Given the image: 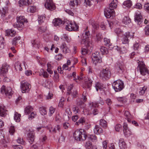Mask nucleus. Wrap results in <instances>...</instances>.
<instances>
[{
    "label": "nucleus",
    "instance_id": "obj_1",
    "mask_svg": "<svg viewBox=\"0 0 149 149\" xmlns=\"http://www.w3.org/2000/svg\"><path fill=\"white\" fill-rule=\"evenodd\" d=\"M74 136L75 139L79 141H84L86 139L87 135L83 130H77L74 133Z\"/></svg>",
    "mask_w": 149,
    "mask_h": 149
},
{
    "label": "nucleus",
    "instance_id": "obj_2",
    "mask_svg": "<svg viewBox=\"0 0 149 149\" xmlns=\"http://www.w3.org/2000/svg\"><path fill=\"white\" fill-rule=\"evenodd\" d=\"M17 22L16 24L13 25L15 28H17L19 30H22L24 27V24L27 23V20L24 16H20L17 17Z\"/></svg>",
    "mask_w": 149,
    "mask_h": 149
},
{
    "label": "nucleus",
    "instance_id": "obj_3",
    "mask_svg": "<svg viewBox=\"0 0 149 149\" xmlns=\"http://www.w3.org/2000/svg\"><path fill=\"white\" fill-rule=\"evenodd\" d=\"M137 62L138 63L137 67V70H139L141 74L143 75H148L149 72L148 69L146 67L144 63L142 61H140L139 60H137Z\"/></svg>",
    "mask_w": 149,
    "mask_h": 149
},
{
    "label": "nucleus",
    "instance_id": "obj_4",
    "mask_svg": "<svg viewBox=\"0 0 149 149\" xmlns=\"http://www.w3.org/2000/svg\"><path fill=\"white\" fill-rule=\"evenodd\" d=\"M113 88L116 92H119L122 90L124 87V83L120 80L115 81L112 84Z\"/></svg>",
    "mask_w": 149,
    "mask_h": 149
},
{
    "label": "nucleus",
    "instance_id": "obj_5",
    "mask_svg": "<svg viewBox=\"0 0 149 149\" xmlns=\"http://www.w3.org/2000/svg\"><path fill=\"white\" fill-rule=\"evenodd\" d=\"M92 58L93 63L95 65H97L98 63L102 62V57L98 52H95L93 53Z\"/></svg>",
    "mask_w": 149,
    "mask_h": 149
},
{
    "label": "nucleus",
    "instance_id": "obj_6",
    "mask_svg": "<svg viewBox=\"0 0 149 149\" xmlns=\"http://www.w3.org/2000/svg\"><path fill=\"white\" fill-rule=\"evenodd\" d=\"M111 72L108 68L103 69L101 71L100 76L101 78L103 80L108 79L111 76Z\"/></svg>",
    "mask_w": 149,
    "mask_h": 149
},
{
    "label": "nucleus",
    "instance_id": "obj_7",
    "mask_svg": "<svg viewBox=\"0 0 149 149\" xmlns=\"http://www.w3.org/2000/svg\"><path fill=\"white\" fill-rule=\"evenodd\" d=\"M30 88V85L27 82L23 81L21 83V88L22 93L28 92Z\"/></svg>",
    "mask_w": 149,
    "mask_h": 149
},
{
    "label": "nucleus",
    "instance_id": "obj_8",
    "mask_svg": "<svg viewBox=\"0 0 149 149\" xmlns=\"http://www.w3.org/2000/svg\"><path fill=\"white\" fill-rule=\"evenodd\" d=\"M108 8L104 10V14L107 18L112 19L115 15L114 10Z\"/></svg>",
    "mask_w": 149,
    "mask_h": 149
},
{
    "label": "nucleus",
    "instance_id": "obj_9",
    "mask_svg": "<svg viewBox=\"0 0 149 149\" xmlns=\"http://www.w3.org/2000/svg\"><path fill=\"white\" fill-rule=\"evenodd\" d=\"M134 20L140 26H142L141 23L143 21V19L141 14L139 12L136 13L134 16Z\"/></svg>",
    "mask_w": 149,
    "mask_h": 149
},
{
    "label": "nucleus",
    "instance_id": "obj_10",
    "mask_svg": "<svg viewBox=\"0 0 149 149\" xmlns=\"http://www.w3.org/2000/svg\"><path fill=\"white\" fill-rule=\"evenodd\" d=\"M1 91L2 94L4 93L6 96H11L13 94L12 89L10 87L6 88L4 86L1 87Z\"/></svg>",
    "mask_w": 149,
    "mask_h": 149
},
{
    "label": "nucleus",
    "instance_id": "obj_11",
    "mask_svg": "<svg viewBox=\"0 0 149 149\" xmlns=\"http://www.w3.org/2000/svg\"><path fill=\"white\" fill-rule=\"evenodd\" d=\"M78 29V26L75 23L72 22L66 25L65 27L66 29L69 31H77Z\"/></svg>",
    "mask_w": 149,
    "mask_h": 149
},
{
    "label": "nucleus",
    "instance_id": "obj_12",
    "mask_svg": "<svg viewBox=\"0 0 149 149\" xmlns=\"http://www.w3.org/2000/svg\"><path fill=\"white\" fill-rule=\"evenodd\" d=\"M45 6L46 8L50 10H54L55 8V4L52 0H47Z\"/></svg>",
    "mask_w": 149,
    "mask_h": 149
},
{
    "label": "nucleus",
    "instance_id": "obj_13",
    "mask_svg": "<svg viewBox=\"0 0 149 149\" xmlns=\"http://www.w3.org/2000/svg\"><path fill=\"white\" fill-rule=\"evenodd\" d=\"M10 67L9 65L6 63H5L2 65V66L0 70V74L1 75L4 76L8 72Z\"/></svg>",
    "mask_w": 149,
    "mask_h": 149
},
{
    "label": "nucleus",
    "instance_id": "obj_14",
    "mask_svg": "<svg viewBox=\"0 0 149 149\" xmlns=\"http://www.w3.org/2000/svg\"><path fill=\"white\" fill-rule=\"evenodd\" d=\"M27 139L30 144L33 143L35 139V133L33 131H30L27 135Z\"/></svg>",
    "mask_w": 149,
    "mask_h": 149
},
{
    "label": "nucleus",
    "instance_id": "obj_15",
    "mask_svg": "<svg viewBox=\"0 0 149 149\" xmlns=\"http://www.w3.org/2000/svg\"><path fill=\"white\" fill-rule=\"evenodd\" d=\"M117 69L118 72L120 74L123 73L125 71L126 67L123 62L118 63Z\"/></svg>",
    "mask_w": 149,
    "mask_h": 149
},
{
    "label": "nucleus",
    "instance_id": "obj_16",
    "mask_svg": "<svg viewBox=\"0 0 149 149\" xmlns=\"http://www.w3.org/2000/svg\"><path fill=\"white\" fill-rule=\"evenodd\" d=\"M32 3V0H20L19 1V6L21 7L24 6L29 5Z\"/></svg>",
    "mask_w": 149,
    "mask_h": 149
},
{
    "label": "nucleus",
    "instance_id": "obj_17",
    "mask_svg": "<svg viewBox=\"0 0 149 149\" xmlns=\"http://www.w3.org/2000/svg\"><path fill=\"white\" fill-rule=\"evenodd\" d=\"M6 36H8L13 37L16 35V31L12 29H8L6 31Z\"/></svg>",
    "mask_w": 149,
    "mask_h": 149
},
{
    "label": "nucleus",
    "instance_id": "obj_18",
    "mask_svg": "<svg viewBox=\"0 0 149 149\" xmlns=\"http://www.w3.org/2000/svg\"><path fill=\"white\" fill-rule=\"evenodd\" d=\"M54 25L55 26H60L64 24V21H62L59 18L55 19L53 21Z\"/></svg>",
    "mask_w": 149,
    "mask_h": 149
},
{
    "label": "nucleus",
    "instance_id": "obj_19",
    "mask_svg": "<svg viewBox=\"0 0 149 149\" xmlns=\"http://www.w3.org/2000/svg\"><path fill=\"white\" fill-rule=\"evenodd\" d=\"M60 48L62 50L63 52L65 54L70 52L69 49L66 46L65 43H63L60 47Z\"/></svg>",
    "mask_w": 149,
    "mask_h": 149
},
{
    "label": "nucleus",
    "instance_id": "obj_20",
    "mask_svg": "<svg viewBox=\"0 0 149 149\" xmlns=\"http://www.w3.org/2000/svg\"><path fill=\"white\" fill-rule=\"evenodd\" d=\"M94 133L96 134H99L103 132L102 128L99 126L96 125L94 129Z\"/></svg>",
    "mask_w": 149,
    "mask_h": 149
},
{
    "label": "nucleus",
    "instance_id": "obj_21",
    "mask_svg": "<svg viewBox=\"0 0 149 149\" xmlns=\"http://www.w3.org/2000/svg\"><path fill=\"white\" fill-rule=\"evenodd\" d=\"M67 94L68 95H71L72 97L75 98L78 96V91L76 89H74L72 91L68 92Z\"/></svg>",
    "mask_w": 149,
    "mask_h": 149
},
{
    "label": "nucleus",
    "instance_id": "obj_22",
    "mask_svg": "<svg viewBox=\"0 0 149 149\" xmlns=\"http://www.w3.org/2000/svg\"><path fill=\"white\" fill-rule=\"evenodd\" d=\"M7 110H6L5 107L3 105H0V116L4 117L6 116Z\"/></svg>",
    "mask_w": 149,
    "mask_h": 149
},
{
    "label": "nucleus",
    "instance_id": "obj_23",
    "mask_svg": "<svg viewBox=\"0 0 149 149\" xmlns=\"http://www.w3.org/2000/svg\"><path fill=\"white\" fill-rule=\"evenodd\" d=\"M117 0H113L112 2L109 4V8H108L112 9V10H113L116 8L117 6Z\"/></svg>",
    "mask_w": 149,
    "mask_h": 149
},
{
    "label": "nucleus",
    "instance_id": "obj_24",
    "mask_svg": "<svg viewBox=\"0 0 149 149\" xmlns=\"http://www.w3.org/2000/svg\"><path fill=\"white\" fill-rule=\"evenodd\" d=\"M119 144V146L121 149H125L126 148V144L122 139H120Z\"/></svg>",
    "mask_w": 149,
    "mask_h": 149
},
{
    "label": "nucleus",
    "instance_id": "obj_25",
    "mask_svg": "<svg viewBox=\"0 0 149 149\" xmlns=\"http://www.w3.org/2000/svg\"><path fill=\"white\" fill-rule=\"evenodd\" d=\"M89 22L94 29H97L99 28V26L98 23L95 22L93 20H90Z\"/></svg>",
    "mask_w": 149,
    "mask_h": 149
},
{
    "label": "nucleus",
    "instance_id": "obj_26",
    "mask_svg": "<svg viewBox=\"0 0 149 149\" xmlns=\"http://www.w3.org/2000/svg\"><path fill=\"white\" fill-rule=\"evenodd\" d=\"M84 102L82 101L81 99H79L77 100V105L78 107L83 108L85 106V104Z\"/></svg>",
    "mask_w": 149,
    "mask_h": 149
},
{
    "label": "nucleus",
    "instance_id": "obj_27",
    "mask_svg": "<svg viewBox=\"0 0 149 149\" xmlns=\"http://www.w3.org/2000/svg\"><path fill=\"white\" fill-rule=\"evenodd\" d=\"M95 87L97 91H98V90H100L105 88V86L103 84L97 82L95 84Z\"/></svg>",
    "mask_w": 149,
    "mask_h": 149
},
{
    "label": "nucleus",
    "instance_id": "obj_28",
    "mask_svg": "<svg viewBox=\"0 0 149 149\" xmlns=\"http://www.w3.org/2000/svg\"><path fill=\"white\" fill-rule=\"evenodd\" d=\"M124 116L126 117L128 122L130 123L131 121V119L132 118V116L130 113L128 111H125L124 113Z\"/></svg>",
    "mask_w": 149,
    "mask_h": 149
},
{
    "label": "nucleus",
    "instance_id": "obj_29",
    "mask_svg": "<svg viewBox=\"0 0 149 149\" xmlns=\"http://www.w3.org/2000/svg\"><path fill=\"white\" fill-rule=\"evenodd\" d=\"M82 36L83 37V40H84V41H88V38L90 36V33L89 31H86L85 33H84Z\"/></svg>",
    "mask_w": 149,
    "mask_h": 149
},
{
    "label": "nucleus",
    "instance_id": "obj_30",
    "mask_svg": "<svg viewBox=\"0 0 149 149\" xmlns=\"http://www.w3.org/2000/svg\"><path fill=\"white\" fill-rule=\"evenodd\" d=\"M39 75L40 76L42 75L44 78H47L49 75L46 71H44L43 69H41L40 70Z\"/></svg>",
    "mask_w": 149,
    "mask_h": 149
},
{
    "label": "nucleus",
    "instance_id": "obj_31",
    "mask_svg": "<svg viewBox=\"0 0 149 149\" xmlns=\"http://www.w3.org/2000/svg\"><path fill=\"white\" fill-rule=\"evenodd\" d=\"M33 108L31 106L26 107L25 109L24 112L26 114H29L33 110Z\"/></svg>",
    "mask_w": 149,
    "mask_h": 149
},
{
    "label": "nucleus",
    "instance_id": "obj_32",
    "mask_svg": "<svg viewBox=\"0 0 149 149\" xmlns=\"http://www.w3.org/2000/svg\"><path fill=\"white\" fill-rule=\"evenodd\" d=\"M36 11V8L35 6H31L28 7L27 11L28 12L34 13Z\"/></svg>",
    "mask_w": 149,
    "mask_h": 149
},
{
    "label": "nucleus",
    "instance_id": "obj_33",
    "mask_svg": "<svg viewBox=\"0 0 149 149\" xmlns=\"http://www.w3.org/2000/svg\"><path fill=\"white\" fill-rule=\"evenodd\" d=\"M5 41L4 38L0 36V49L4 48Z\"/></svg>",
    "mask_w": 149,
    "mask_h": 149
},
{
    "label": "nucleus",
    "instance_id": "obj_34",
    "mask_svg": "<svg viewBox=\"0 0 149 149\" xmlns=\"http://www.w3.org/2000/svg\"><path fill=\"white\" fill-rule=\"evenodd\" d=\"M100 103L101 104H103V102L102 101H100L99 102H93L91 103H90L89 104V105L90 107H96L98 106V103Z\"/></svg>",
    "mask_w": 149,
    "mask_h": 149
},
{
    "label": "nucleus",
    "instance_id": "obj_35",
    "mask_svg": "<svg viewBox=\"0 0 149 149\" xmlns=\"http://www.w3.org/2000/svg\"><path fill=\"white\" fill-rule=\"evenodd\" d=\"M15 68L17 71H20L22 70V68H21V64L18 62L15 63Z\"/></svg>",
    "mask_w": 149,
    "mask_h": 149
},
{
    "label": "nucleus",
    "instance_id": "obj_36",
    "mask_svg": "<svg viewBox=\"0 0 149 149\" xmlns=\"http://www.w3.org/2000/svg\"><path fill=\"white\" fill-rule=\"evenodd\" d=\"M131 22V19L129 17H125L123 20V22L125 25H127Z\"/></svg>",
    "mask_w": 149,
    "mask_h": 149
},
{
    "label": "nucleus",
    "instance_id": "obj_37",
    "mask_svg": "<svg viewBox=\"0 0 149 149\" xmlns=\"http://www.w3.org/2000/svg\"><path fill=\"white\" fill-rule=\"evenodd\" d=\"M21 115L18 114L17 112H15L14 116V119L16 122H19L20 120Z\"/></svg>",
    "mask_w": 149,
    "mask_h": 149
},
{
    "label": "nucleus",
    "instance_id": "obj_38",
    "mask_svg": "<svg viewBox=\"0 0 149 149\" xmlns=\"http://www.w3.org/2000/svg\"><path fill=\"white\" fill-rule=\"evenodd\" d=\"M100 125L104 128H106L107 127V123L106 121L103 119H101L100 120Z\"/></svg>",
    "mask_w": 149,
    "mask_h": 149
},
{
    "label": "nucleus",
    "instance_id": "obj_39",
    "mask_svg": "<svg viewBox=\"0 0 149 149\" xmlns=\"http://www.w3.org/2000/svg\"><path fill=\"white\" fill-rule=\"evenodd\" d=\"M40 113L42 115H46L47 113L46 108L43 107L40 108Z\"/></svg>",
    "mask_w": 149,
    "mask_h": 149
},
{
    "label": "nucleus",
    "instance_id": "obj_40",
    "mask_svg": "<svg viewBox=\"0 0 149 149\" xmlns=\"http://www.w3.org/2000/svg\"><path fill=\"white\" fill-rule=\"evenodd\" d=\"M85 146L87 149H92L93 148L92 143L90 141H88L86 142Z\"/></svg>",
    "mask_w": 149,
    "mask_h": 149
},
{
    "label": "nucleus",
    "instance_id": "obj_41",
    "mask_svg": "<svg viewBox=\"0 0 149 149\" xmlns=\"http://www.w3.org/2000/svg\"><path fill=\"white\" fill-rule=\"evenodd\" d=\"M104 44L107 46H109L111 45V43L110 42V40L109 39L107 38H105L104 39Z\"/></svg>",
    "mask_w": 149,
    "mask_h": 149
},
{
    "label": "nucleus",
    "instance_id": "obj_42",
    "mask_svg": "<svg viewBox=\"0 0 149 149\" xmlns=\"http://www.w3.org/2000/svg\"><path fill=\"white\" fill-rule=\"evenodd\" d=\"M131 1L130 0H127L124 1L123 5L126 7H130L132 6Z\"/></svg>",
    "mask_w": 149,
    "mask_h": 149
},
{
    "label": "nucleus",
    "instance_id": "obj_43",
    "mask_svg": "<svg viewBox=\"0 0 149 149\" xmlns=\"http://www.w3.org/2000/svg\"><path fill=\"white\" fill-rule=\"evenodd\" d=\"M49 111L48 115L49 116H51L54 113L55 111V108H54L53 107L51 106L49 108Z\"/></svg>",
    "mask_w": 149,
    "mask_h": 149
},
{
    "label": "nucleus",
    "instance_id": "obj_44",
    "mask_svg": "<svg viewBox=\"0 0 149 149\" xmlns=\"http://www.w3.org/2000/svg\"><path fill=\"white\" fill-rule=\"evenodd\" d=\"M21 37L19 36H16L12 40V44L13 45H15L17 43V41L20 40Z\"/></svg>",
    "mask_w": 149,
    "mask_h": 149
},
{
    "label": "nucleus",
    "instance_id": "obj_45",
    "mask_svg": "<svg viewBox=\"0 0 149 149\" xmlns=\"http://www.w3.org/2000/svg\"><path fill=\"white\" fill-rule=\"evenodd\" d=\"M100 50L101 52L102 53V54H107L108 53V52L107 49L105 47H102L100 48Z\"/></svg>",
    "mask_w": 149,
    "mask_h": 149
},
{
    "label": "nucleus",
    "instance_id": "obj_46",
    "mask_svg": "<svg viewBox=\"0 0 149 149\" xmlns=\"http://www.w3.org/2000/svg\"><path fill=\"white\" fill-rule=\"evenodd\" d=\"M7 13V11L6 8H3L2 10L1 11V16L2 18H4L5 16H6Z\"/></svg>",
    "mask_w": 149,
    "mask_h": 149
},
{
    "label": "nucleus",
    "instance_id": "obj_47",
    "mask_svg": "<svg viewBox=\"0 0 149 149\" xmlns=\"http://www.w3.org/2000/svg\"><path fill=\"white\" fill-rule=\"evenodd\" d=\"M114 31L118 36H120L122 34L123 31L120 28H116L115 29Z\"/></svg>",
    "mask_w": 149,
    "mask_h": 149
},
{
    "label": "nucleus",
    "instance_id": "obj_48",
    "mask_svg": "<svg viewBox=\"0 0 149 149\" xmlns=\"http://www.w3.org/2000/svg\"><path fill=\"white\" fill-rule=\"evenodd\" d=\"M124 36L130 39L133 38V34L129 32H126Z\"/></svg>",
    "mask_w": 149,
    "mask_h": 149
},
{
    "label": "nucleus",
    "instance_id": "obj_49",
    "mask_svg": "<svg viewBox=\"0 0 149 149\" xmlns=\"http://www.w3.org/2000/svg\"><path fill=\"white\" fill-rule=\"evenodd\" d=\"M92 81L88 79V81L86 83L85 87L88 88H90L91 86L92 83Z\"/></svg>",
    "mask_w": 149,
    "mask_h": 149
},
{
    "label": "nucleus",
    "instance_id": "obj_50",
    "mask_svg": "<svg viewBox=\"0 0 149 149\" xmlns=\"http://www.w3.org/2000/svg\"><path fill=\"white\" fill-rule=\"evenodd\" d=\"M61 129V127L59 125H57L52 129V131L54 133H56L57 131L59 132Z\"/></svg>",
    "mask_w": 149,
    "mask_h": 149
},
{
    "label": "nucleus",
    "instance_id": "obj_51",
    "mask_svg": "<svg viewBox=\"0 0 149 149\" xmlns=\"http://www.w3.org/2000/svg\"><path fill=\"white\" fill-rule=\"evenodd\" d=\"M46 26H41L38 29V31L39 33H42L44 32L46 30Z\"/></svg>",
    "mask_w": 149,
    "mask_h": 149
},
{
    "label": "nucleus",
    "instance_id": "obj_52",
    "mask_svg": "<svg viewBox=\"0 0 149 149\" xmlns=\"http://www.w3.org/2000/svg\"><path fill=\"white\" fill-rule=\"evenodd\" d=\"M45 17L43 16H39L38 19V21L39 24H41L44 22L45 19Z\"/></svg>",
    "mask_w": 149,
    "mask_h": 149
},
{
    "label": "nucleus",
    "instance_id": "obj_53",
    "mask_svg": "<svg viewBox=\"0 0 149 149\" xmlns=\"http://www.w3.org/2000/svg\"><path fill=\"white\" fill-rule=\"evenodd\" d=\"M147 89V88L145 86H144L143 88H141L140 89V91H139L140 95H143L144 94L145 91Z\"/></svg>",
    "mask_w": 149,
    "mask_h": 149
},
{
    "label": "nucleus",
    "instance_id": "obj_54",
    "mask_svg": "<svg viewBox=\"0 0 149 149\" xmlns=\"http://www.w3.org/2000/svg\"><path fill=\"white\" fill-rule=\"evenodd\" d=\"M144 31L146 35L148 36L149 35V25L145 26L144 29Z\"/></svg>",
    "mask_w": 149,
    "mask_h": 149
},
{
    "label": "nucleus",
    "instance_id": "obj_55",
    "mask_svg": "<svg viewBox=\"0 0 149 149\" xmlns=\"http://www.w3.org/2000/svg\"><path fill=\"white\" fill-rule=\"evenodd\" d=\"M89 47H88L86 48H82L81 50V53L82 55H85L87 54L88 52V49Z\"/></svg>",
    "mask_w": 149,
    "mask_h": 149
},
{
    "label": "nucleus",
    "instance_id": "obj_56",
    "mask_svg": "<svg viewBox=\"0 0 149 149\" xmlns=\"http://www.w3.org/2000/svg\"><path fill=\"white\" fill-rule=\"evenodd\" d=\"M123 132L125 135L128 136L131 134V132L129 129L123 130Z\"/></svg>",
    "mask_w": 149,
    "mask_h": 149
},
{
    "label": "nucleus",
    "instance_id": "obj_57",
    "mask_svg": "<svg viewBox=\"0 0 149 149\" xmlns=\"http://www.w3.org/2000/svg\"><path fill=\"white\" fill-rule=\"evenodd\" d=\"M36 113L34 112H32L31 114L29 115V119L30 120H31L33 118H34L35 116H36Z\"/></svg>",
    "mask_w": 149,
    "mask_h": 149
},
{
    "label": "nucleus",
    "instance_id": "obj_58",
    "mask_svg": "<svg viewBox=\"0 0 149 149\" xmlns=\"http://www.w3.org/2000/svg\"><path fill=\"white\" fill-rule=\"evenodd\" d=\"M15 132V129L14 127L13 126H11L10 127L9 130V132L12 135H13Z\"/></svg>",
    "mask_w": 149,
    "mask_h": 149
},
{
    "label": "nucleus",
    "instance_id": "obj_59",
    "mask_svg": "<svg viewBox=\"0 0 149 149\" xmlns=\"http://www.w3.org/2000/svg\"><path fill=\"white\" fill-rule=\"evenodd\" d=\"M31 43L32 45L34 47L38 48L39 47V45L38 43H37L36 41V40H34L33 41H32L31 42Z\"/></svg>",
    "mask_w": 149,
    "mask_h": 149
},
{
    "label": "nucleus",
    "instance_id": "obj_60",
    "mask_svg": "<svg viewBox=\"0 0 149 149\" xmlns=\"http://www.w3.org/2000/svg\"><path fill=\"white\" fill-rule=\"evenodd\" d=\"M85 119L84 117H81L79 120L78 122H77L76 123L78 125V123L83 124L85 122Z\"/></svg>",
    "mask_w": 149,
    "mask_h": 149
},
{
    "label": "nucleus",
    "instance_id": "obj_61",
    "mask_svg": "<svg viewBox=\"0 0 149 149\" xmlns=\"http://www.w3.org/2000/svg\"><path fill=\"white\" fill-rule=\"evenodd\" d=\"M17 142L21 144L22 145H25V141H24L23 139H22L21 138H19L17 140Z\"/></svg>",
    "mask_w": 149,
    "mask_h": 149
},
{
    "label": "nucleus",
    "instance_id": "obj_62",
    "mask_svg": "<svg viewBox=\"0 0 149 149\" xmlns=\"http://www.w3.org/2000/svg\"><path fill=\"white\" fill-rule=\"evenodd\" d=\"M139 44L138 43H135L133 45V48L135 50H139Z\"/></svg>",
    "mask_w": 149,
    "mask_h": 149
},
{
    "label": "nucleus",
    "instance_id": "obj_63",
    "mask_svg": "<svg viewBox=\"0 0 149 149\" xmlns=\"http://www.w3.org/2000/svg\"><path fill=\"white\" fill-rule=\"evenodd\" d=\"M144 7L145 10L147 12L149 13V3L145 4Z\"/></svg>",
    "mask_w": 149,
    "mask_h": 149
},
{
    "label": "nucleus",
    "instance_id": "obj_64",
    "mask_svg": "<svg viewBox=\"0 0 149 149\" xmlns=\"http://www.w3.org/2000/svg\"><path fill=\"white\" fill-rule=\"evenodd\" d=\"M115 130L117 131H119L121 130L122 126L120 124H118L115 126Z\"/></svg>",
    "mask_w": 149,
    "mask_h": 149
}]
</instances>
